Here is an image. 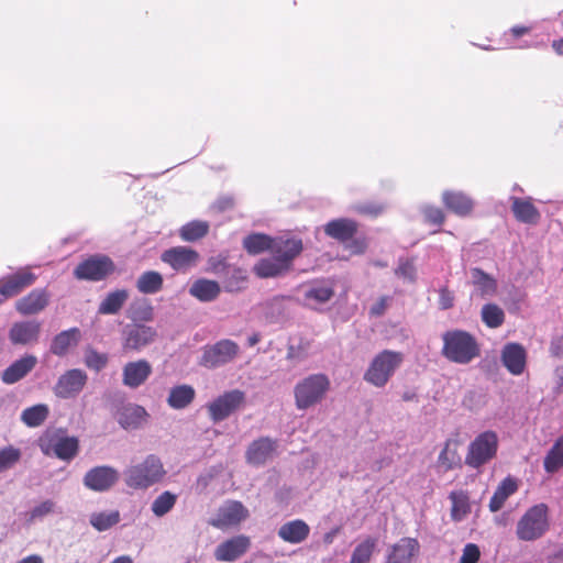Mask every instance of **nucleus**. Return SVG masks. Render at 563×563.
Returning <instances> with one entry per match:
<instances>
[{"label":"nucleus","mask_w":563,"mask_h":563,"mask_svg":"<svg viewBox=\"0 0 563 563\" xmlns=\"http://www.w3.org/2000/svg\"><path fill=\"white\" fill-rule=\"evenodd\" d=\"M442 354L457 364H468L481 354L476 339L463 330H452L443 334Z\"/></svg>","instance_id":"1"},{"label":"nucleus","mask_w":563,"mask_h":563,"mask_svg":"<svg viewBox=\"0 0 563 563\" xmlns=\"http://www.w3.org/2000/svg\"><path fill=\"white\" fill-rule=\"evenodd\" d=\"M166 475L162 460L155 455H147L142 462L131 465L124 471V482L133 489H147L159 483Z\"/></svg>","instance_id":"2"},{"label":"nucleus","mask_w":563,"mask_h":563,"mask_svg":"<svg viewBox=\"0 0 563 563\" xmlns=\"http://www.w3.org/2000/svg\"><path fill=\"white\" fill-rule=\"evenodd\" d=\"M38 446L44 455L69 462L78 454L79 440L65 429H47L38 438Z\"/></svg>","instance_id":"3"},{"label":"nucleus","mask_w":563,"mask_h":563,"mask_svg":"<svg viewBox=\"0 0 563 563\" xmlns=\"http://www.w3.org/2000/svg\"><path fill=\"white\" fill-rule=\"evenodd\" d=\"M404 358L401 352L383 350L371 361L364 373V380L378 388L386 386L401 366Z\"/></svg>","instance_id":"4"},{"label":"nucleus","mask_w":563,"mask_h":563,"mask_svg":"<svg viewBox=\"0 0 563 563\" xmlns=\"http://www.w3.org/2000/svg\"><path fill=\"white\" fill-rule=\"evenodd\" d=\"M269 250L271 252L262 256L253 267L254 274L260 278H273L286 274L302 249Z\"/></svg>","instance_id":"5"},{"label":"nucleus","mask_w":563,"mask_h":563,"mask_svg":"<svg viewBox=\"0 0 563 563\" xmlns=\"http://www.w3.org/2000/svg\"><path fill=\"white\" fill-rule=\"evenodd\" d=\"M499 440L495 431L481 432L470 442L464 462L468 467L479 470L497 456Z\"/></svg>","instance_id":"6"},{"label":"nucleus","mask_w":563,"mask_h":563,"mask_svg":"<svg viewBox=\"0 0 563 563\" xmlns=\"http://www.w3.org/2000/svg\"><path fill=\"white\" fill-rule=\"evenodd\" d=\"M330 388V380L324 374H312L300 380L294 389L298 409H308L319 404Z\"/></svg>","instance_id":"7"},{"label":"nucleus","mask_w":563,"mask_h":563,"mask_svg":"<svg viewBox=\"0 0 563 563\" xmlns=\"http://www.w3.org/2000/svg\"><path fill=\"white\" fill-rule=\"evenodd\" d=\"M548 507L544 504L529 508L519 519L516 534L519 540L534 541L549 530Z\"/></svg>","instance_id":"8"},{"label":"nucleus","mask_w":563,"mask_h":563,"mask_svg":"<svg viewBox=\"0 0 563 563\" xmlns=\"http://www.w3.org/2000/svg\"><path fill=\"white\" fill-rule=\"evenodd\" d=\"M246 404V395L243 390L232 389L224 391L207 405L209 418L214 422L228 419Z\"/></svg>","instance_id":"9"},{"label":"nucleus","mask_w":563,"mask_h":563,"mask_svg":"<svg viewBox=\"0 0 563 563\" xmlns=\"http://www.w3.org/2000/svg\"><path fill=\"white\" fill-rule=\"evenodd\" d=\"M240 347L232 340H220L203 350L200 365L207 368H217L232 362L239 354Z\"/></svg>","instance_id":"10"},{"label":"nucleus","mask_w":563,"mask_h":563,"mask_svg":"<svg viewBox=\"0 0 563 563\" xmlns=\"http://www.w3.org/2000/svg\"><path fill=\"white\" fill-rule=\"evenodd\" d=\"M115 269L114 263L108 256H91L77 265L74 275L77 279L102 280Z\"/></svg>","instance_id":"11"},{"label":"nucleus","mask_w":563,"mask_h":563,"mask_svg":"<svg viewBox=\"0 0 563 563\" xmlns=\"http://www.w3.org/2000/svg\"><path fill=\"white\" fill-rule=\"evenodd\" d=\"M156 330L141 323L128 324L122 331V349L124 352H137L155 341Z\"/></svg>","instance_id":"12"},{"label":"nucleus","mask_w":563,"mask_h":563,"mask_svg":"<svg viewBox=\"0 0 563 563\" xmlns=\"http://www.w3.org/2000/svg\"><path fill=\"white\" fill-rule=\"evenodd\" d=\"M249 516V510L241 501L231 500L221 506L213 518L210 519L209 525L227 530L239 526Z\"/></svg>","instance_id":"13"},{"label":"nucleus","mask_w":563,"mask_h":563,"mask_svg":"<svg viewBox=\"0 0 563 563\" xmlns=\"http://www.w3.org/2000/svg\"><path fill=\"white\" fill-rule=\"evenodd\" d=\"M36 275L29 267L18 269L0 279V295L9 299L20 295L36 282Z\"/></svg>","instance_id":"14"},{"label":"nucleus","mask_w":563,"mask_h":563,"mask_svg":"<svg viewBox=\"0 0 563 563\" xmlns=\"http://www.w3.org/2000/svg\"><path fill=\"white\" fill-rule=\"evenodd\" d=\"M87 374L79 368L66 371L60 375L53 388L56 397L68 399L76 397L87 383Z\"/></svg>","instance_id":"15"},{"label":"nucleus","mask_w":563,"mask_h":563,"mask_svg":"<svg viewBox=\"0 0 563 563\" xmlns=\"http://www.w3.org/2000/svg\"><path fill=\"white\" fill-rule=\"evenodd\" d=\"M303 299L308 303L323 305L335 295V280L333 278H317L303 285Z\"/></svg>","instance_id":"16"},{"label":"nucleus","mask_w":563,"mask_h":563,"mask_svg":"<svg viewBox=\"0 0 563 563\" xmlns=\"http://www.w3.org/2000/svg\"><path fill=\"white\" fill-rule=\"evenodd\" d=\"M277 446L276 440L261 437L250 443L245 452V460L251 465H264L275 456Z\"/></svg>","instance_id":"17"},{"label":"nucleus","mask_w":563,"mask_h":563,"mask_svg":"<svg viewBox=\"0 0 563 563\" xmlns=\"http://www.w3.org/2000/svg\"><path fill=\"white\" fill-rule=\"evenodd\" d=\"M251 547L247 536L239 534L221 542L214 550V559L219 562H234L243 556Z\"/></svg>","instance_id":"18"},{"label":"nucleus","mask_w":563,"mask_h":563,"mask_svg":"<svg viewBox=\"0 0 563 563\" xmlns=\"http://www.w3.org/2000/svg\"><path fill=\"white\" fill-rule=\"evenodd\" d=\"M119 479V473L111 466H96L84 476V485L93 492L109 490Z\"/></svg>","instance_id":"19"},{"label":"nucleus","mask_w":563,"mask_h":563,"mask_svg":"<svg viewBox=\"0 0 563 563\" xmlns=\"http://www.w3.org/2000/svg\"><path fill=\"white\" fill-rule=\"evenodd\" d=\"M41 323L36 320L14 322L9 330V340L13 345H32L38 342Z\"/></svg>","instance_id":"20"},{"label":"nucleus","mask_w":563,"mask_h":563,"mask_svg":"<svg viewBox=\"0 0 563 563\" xmlns=\"http://www.w3.org/2000/svg\"><path fill=\"white\" fill-rule=\"evenodd\" d=\"M152 372V365L147 360L128 362L122 368V383L131 389H136L145 384Z\"/></svg>","instance_id":"21"},{"label":"nucleus","mask_w":563,"mask_h":563,"mask_svg":"<svg viewBox=\"0 0 563 563\" xmlns=\"http://www.w3.org/2000/svg\"><path fill=\"white\" fill-rule=\"evenodd\" d=\"M51 295L45 288H36L15 302V310L21 316H34L42 312L49 303Z\"/></svg>","instance_id":"22"},{"label":"nucleus","mask_w":563,"mask_h":563,"mask_svg":"<svg viewBox=\"0 0 563 563\" xmlns=\"http://www.w3.org/2000/svg\"><path fill=\"white\" fill-rule=\"evenodd\" d=\"M501 362L510 374L521 375L527 365V351L519 343H507L501 350Z\"/></svg>","instance_id":"23"},{"label":"nucleus","mask_w":563,"mask_h":563,"mask_svg":"<svg viewBox=\"0 0 563 563\" xmlns=\"http://www.w3.org/2000/svg\"><path fill=\"white\" fill-rule=\"evenodd\" d=\"M161 258L175 271H187L197 264L199 254L192 249H168Z\"/></svg>","instance_id":"24"},{"label":"nucleus","mask_w":563,"mask_h":563,"mask_svg":"<svg viewBox=\"0 0 563 563\" xmlns=\"http://www.w3.org/2000/svg\"><path fill=\"white\" fill-rule=\"evenodd\" d=\"M419 542L415 538H401L391 547L388 563H413L419 553Z\"/></svg>","instance_id":"25"},{"label":"nucleus","mask_w":563,"mask_h":563,"mask_svg":"<svg viewBox=\"0 0 563 563\" xmlns=\"http://www.w3.org/2000/svg\"><path fill=\"white\" fill-rule=\"evenodd\" d=\"M36 356L31 354L24 355L2 372L1 380L8 385L15 384L24 378L36 366Z\"/></svg>","instance_id":"26"},{"label":"nucleus","mask_w":563,"mask_h":563,"mask_svg":"<svg viewBox=\"0 0 563 563\" xmlns=\"http://www.w3.org/2000/svg\"><path fill=\"white\" fill-rule=\"evenodd\" d=\"M212 267L216 273H221L227 269L225 278L223 280L224 289L228 292H239L246 288L247 286V274L242 268L230 267L224 263H212Z\"/></svg>","instance_id":"27"},{"label":"nucleus","mask_w":563,"mask_h":563,"mask_svg":"<svg viewBox=\"0 0 563 563\" xmlns=\"http://www.w3.org/2000/svg\"><path fill=\"white\" fill-rule=\"evenodd\" d=\"M460 444L461 442L459 439H448L444 442L437 460L438 467L442 472L446 473L454 468L462 467V459L459 453Z\"/></svg>","instance_id":"28"},{"label":"nucleus","mask_w":563,"mask_h":563,"mask_svg":"<svg viewBox=\"0 0 563 563\" xmlns=\"http://www.w3.org/2000/svg\"><path fill=\"white\" fill-rule=\"evenodd\" d=\"M310 533L309 525L302 519H295L285 522L278 529V537L288 543L298 544L303 542Z\"/></svg>","instance_id":"29"},{"label":"nucleus","mask_w":563,"mask_h":563,"mask_svg":"<svg viewBox=\"0 0 563 563\" xmlns=\"http://www.w3.org/2000/svg\"><path fill=\"white\" fill-rule=\"evenodd\" d=\"M81 338L78 328H70L56 334L51 343L49 351L56 356H65L71 347L77 346Z\"/></svg>","instance_id":"30"},{"label":"nucleus","mask_w":563,"mask_h":563,"mask_svg":"<svg viewBox=\"0 0 563 563\" xmlns=\"http://www.w3.org/2000/svg\"><path fill=\"white\" fill-rule=\"evenodd\" d=\"M221 292L218 282L206 278L197 279L189 288V294L202 302L213 301Z\"/></svg>","instance_id":"31"},{"label":"nucleus","mask_w":563,"mask_h":563,"mask_svg":"<svg viewBox=\"0 0 563 563\" xmlns=\"http://www.w3.org/2000/svg\"><path fill=\"white\" fill-rule=\"evenodd\" d=\"M196 397V390L192 386L183 384L170 388L167 397V405L176 410L188 407Z\"/></svg>","instance_id":"32"},{"label":"nucleus","mask_w":563,"mask_h":563,"mask_svg":"<svg viewBox=\"0 0 563 563\" xmlns=\"http://www.w3.org/2000/svg\"><path fill=\"white\" fill-rule=\"evenodd\" d=\"M518 489V484L515 478L512 477H506L504 478L500 484L497 486L494 495L492 496L489 500V510L492 512H497L500 510L506 500L514 495Z\"/></svg>","instance_id":"33"},{"label":"nucleus","mask_w":563,"mask_h":563,"mask_svg":"<svg viewBox=\"0 0 563 563\" xmlns=\"http://www.w3.org/2000/svg\"><path fill=\"white\" fill-rule=\"evenodd\" d=\"M442 201L449 210L459 216H466L473 209L472 199L460 191H444Z\"/></svg>","instance_id":"34"},{"label":"nucleus","mask_w":563,"mask_h":563,"mask_svg":"<svg viewBox=\"0 0 563 563\" xmlns=\"http://www.w3.org/2000/svg\"><path fill=\"white\" fill-rule=\"evenodd\" d=\"M511 210L520 222L537 223L540 219V213L530 198H511Z\"/></svg>","instance_id":"35"},{"label":"nucleus","mask_w":563,"mask_h":563,"mask_svg":"<svg viewBox=\"0 0 563 563\" xmlns=\"http://www.w3.org/2000/svg\"><path fill=\"white\" fill-rule=\"evenodd\" d=\"M146 417L147 412L142 406L128 405L119 412L118 422L124 429H136Z\"/></svg>","instance_id":"36"},{"label":"nucleus","mask_w":563,"mask_h":563,"mask_svg":"<svg viewBox=\"0 0 563 563\" xmlns=\"http://www.w3.org/2000/svg\"><path fill=\"white\" fill-rule=\"evenodd\" d=\"M324 232L339 242H344L355 234L356 224L349 219H336L324 225Z\"/></svg>","instance_id":"37"},{"label":"nucleus","mask_w":563,"mask_h":563,"mask_svg":"<svg viewBox=\"0 0 563 563\" xmlns=\"http://www.w3.org/2000/svg\"><path fill=\"white\" fill-rule=\"evenodd\" d=\"M128 298L129 292L125 289L111 291L100 302L98 312L101 314H115L121 310Z\"/></svg>","instance_id":"38"},{"label":"nucleus","mask_w":563,"mask_h":563,"mask_svg":"<svg viewBox=\"0 0 563 563\" xmlns=\"http://www.w3.org/2000/svg\"><path fill=\"white\" fill-rule=\"evenodd\" d=\"M543 467L548 474H554L563 468V435L559 437L548 451Z\"/></svg>","instance_id":"39"},{"label":"nucleus","mask_w":563,"mask_h":563,"mask_svg":"<svg viewBox=\"0 0 563 563\" xmlns=\"http://www.w3.org/2000/svg\"><path fill=\"white\" fill-rule=\"evenodd\" d=\"M163 276L155 271H147L140 275L136 288L141 294L153 295L163 289Z\"/></svg>","instance_id":"40"},{"label":"nucleus","mask_w":563,"mask_h":563,"mask_svg":"<svg viewBox=\"0 0 563 563\" xmlns=\"http://www.w3.org/2000/svg\"><path fill=\"white\" fill-rule=\"evenodd\" d=\"M449 498L452 503V507H451L452 520L461 521L471 511L470 497H468L467 492H464V490L451 492Z\"/></svg>","instance_id":"41"},{"label":"nucleus","mask_w":563,"mask_h":563,"mask_svg":"<svg viewBox=\"0 0 563 563\" xmlns=\"http://www.w3.org/2000/svg\"><path fill=\"white\" fill-rule=\"evenodd\" d=\"M473 284L477 288L479 296L485 298L487 296H492L497 290V283L495 278L486 274L481 268H473L471 271Z\"/></svg>","instance_id":"42"},{"label":"nucleus","mask_w":563,"mask_h":563,"mask_svg":"<svg viewBox=\"0 0 563 563\" xmlns=\"http://www.w3.org/2000/svg\"><path fill=\"white\" fill-rule=\"evenodd\" d=\"M48 407L44 404H38L29 407L22 411L21 420L31 428L41 426L48 417Z\"/></svg>","instance_id":"43"},{"label":"nucleus","mask_w":563,"mask_h":563,"mask_svg":"<svg viewBox=\"0 0 563 563\" xmlns=\"http://www.w3.org/2000/svg\"><path fill=\"white\" fill-rule=\"evenodd\" d=\"M176 501L177 495L165 490L153 500L151 509L156 517H163L174 508Z\"/></svg>","instance_id":"44"},{"label":"nucleus","mask_w":563,"mask_h":563,"mask_svg":"<svg viewBox=\"0 0 563 563\" xmlns=\"http://www.w3.org/2000/svg\"><path fill=\"white\" fill-rule=\"evenodd\" d=\"M209 231V224L206 221L195 220L180 229V236L186 242H196L205 236Z\"/></svg>","instance_id":"45"},{"label":"nucleus","mask_w":563,"mask_h":563,"mask_svg":"<svg viewBox=\"0 0 563 563\" xmlns=\"http://www.w3.org/2000/svg\"><path fill=\"white\" fill-rule=\"evenodd\" d=\"M376 548V539L367 537L358 543L351 556L350 563H368Z\"/></svg>","instance_id":"46"},{"label":"nucleus","mask_w":563,"mask_h":563,"mask_svg":"<svg viewBox=\"0 0 563 563\" xmlns=\"http://www.w3.org/2000/svg\"><path fill=\"white\" fill-rule=\"evenodd\" d=\"M482 320L488 328H498L505 321L504 310L495 303L484 305L482 308Z\"/></svg>","instance_id":"47"},{"label":"nucleus","mask_w":563,"mask_h":563,"mask_svg":"<svg viewBox=\"0 0 563 563\" xmlns=\"http://www.w3.org/2000/svg\"><path fill=\"white\" fill-rule=\"evenodd\" d=\"M120 521V514L117 510L110 512H95L90 516L91 526L98 531H106Z\"/></svg>","instance_id":"48"},{"label":"nucleus","mask_w":563,"mask_h":563,"mask_svg":"<svg viewBox=\"0 0 563 563\" xmlns=\"http://www.w3.org/2000/svg\"><path fill=\"white\" fill-rule=\"evenodd\" d=\"M108 355L106 353H100L93 347H87L85 351V365L96 372H100L108 364Z\"/></svg>","instance_id":"49"},{"label":"nucleus","mask_w":563,"mask_h":563,"mask_svg":"<svg viewBox=\"0 0 563 563\" xmlns=\"http://www.w3.org/2000/svg\"><path fill=\"white\" fill-rule=\"evenodd\" d=\"M21 459V451L12 445L0 450V473L13 467Z\"/></svg>","instance_id":"50"},{"label":"nucleus","mask_w":563,"mask_h":563,"mask_svg":"<svg viewBox=\"0 0 563 563\" xmlns=\"http://www.w3.org/2000/svg\"><path fill=\"white\" fill-rule=\"evenodd\" d=\"M280 242L275 241L268 235L261 234V233H254L246 236L243 241V246H273L277 245Z\"/></svg>","instance_id":"51"},{"label":"nucleus","mask_w":563,"mask_h":563,"mask_svg":"<svg viewBox=\"0 0 563 563\" xmlns=\"http://www.w3.org/2000/svg\"><path fill=\"white\" fill-rule=\"evenodd\" d=\"M481 558V551L477 544L467 543L464 549L460 563H477Z\"/></svg>","instance_id":"52"},{"label":"nucleus","mask_w":563,"mask_h":563,"mask_svg":"<svg viewBox=\"0 0 563 563\" xmlns=\"http://www.w3.org/2000/svg\"><path fill=\"white\" fill-rule=\"evenodd\" d=\"M55 504L52 500H45L41 503L40 505L35 506L30 511V518L29 521L32 522L36 519L43 518L46 515L53 512Z\"/></svg>","instance_id":"53"},{"label":"nucleus","mask_w":563,"mask_h":563,"mask_svg":"<svg viewBox=\"0 0 563 563\" xmlns=\"http://www.w3.org/2000/svg\"><path fill=\"white\" fill-rule=\"evenodd\" d=\"M454 305V295L448 287H441L439 290V306L442 310H448Z\"/></svg>","instance_id":"54"},{"label":"nucleus","mask_w":563,"mask_h":563,"mask_svg":"<svg viewBox=\"0 0 563 563\" xmlns=\"http://www.w3.org/2000/svg\"><path fill=\"white\" fill-rule=\"evenodd\" d=\"M423 214L427 221L433 224H439L443 221L444 216L440 208L427 206L423 208Z\"/></svg>","instance_id":"55"},{"label":"nucleus","mask_w":563,"mask_h":563,"mask_svg":"<svg viewBox=\"0 0 563 563\" xmlns=\"http://www.w3.org/2000/svg\"><path fill=\"white\" fill-rule=\"evenodd\" d=\"M390 301V297L383 296L380 297L372 307L369 310V314L373 317H380L385 313L386 309L388 308Z\"/></svg>","instance_id":"56"},{"label":"nucleus","mask_w":563,"mask_h":563,"mask_svg":"<svg viewBox=\"0 0 563 563\" xmlns=\"http://www.w3.org/2000/svg\"><path fill=\"white\" fill-rule=\"evenodd\" d=\"M396 274L400 277L409 279L410 282H413L416 276V268L411 262H404L396 269Z\"/></svg>","instance_id":"57"},{"label":"nucleus","mask_w":563,"mask_h":563,"mask_svg":"<svg viewBox=\"0 0 563 563\" xmlns=\"http://www.w3.org/2000/svg\"><path fill=\"white\" fill-rule=\"evenodd\" d=\"M542 563H563V544L549 553Z\"/></svg>","instance_id":"58"},{"label":"nucleus","mask_w":563,"mask_h":563,"mask_svg":"<svg viewBox=\"0 0 563 563\" xmlns=\"http://www.w3.org/2000/svg\"><path fill=\"white\" fill-rule=\"evenodd\" d=\"M550 351L555 357H561L563 355V336L556 338L551 342Z\"/></svg>","instance_id":"59"},{"label":"nucleus","mask_w":563,"mask_h":563,"mask_svg":"<svg viewBox=\"0 0 563 563\" xmlns=\"http://www.w3.org/2000/svg\"><path fill=\"white\" fill-rule=\"evenodd\" d=\"M16 563H44V562L40 555L32 554V555H29V556L18 561Z\"/></svg>","instance_id":"60"},{"label":"nucleus","mask_w":563,"mask_h":563,"mask_svg":"<svg viewBox=\"0 0 563 563\" xmlns=\"http://www.w3.org/2000/svg\"><path fill=\"white\" fill-rule=\"evenodd\" d=\"M339 533V528H334L333 530L327 532L324 536H323V542L325 544H331L335 538V536Z\"/></svg>","instance_id":"61"},{"label":"nucleus","mask_w":563,"mask_h":563,"mask_svg":"<svg viewBox=\"0 0 563 563\" xmlns=\"http://www.w3.org/2000/svg\"><path fill=\"white\" fill-rule=\"evenodd\" d=\"M552 47L559 55H563V40H556L552 43Z\"/></svg>","instance_id":"62"},{"label":"nucleus","mask_w":563,"mask_h":563,"mask_svg":"<svg viewBox=\"0 0 563 563\" xmlns=\"http://www.w3.org/2000/svg\"><path fill=\"white\" fill-rule=\"evenodd\" d=\"M529 29L528 27H525V26H515L511 29V33L515 35V36H520L522 34H526L528 33Z\"/></svg>","instance_id":"63"},{"label":"nucleus","mask_w":563,"mask_h":563,"mask_svg":"<svg viewBox=\"0 0 563 563\" xmlns=\"http://www.w3.org/2000/svg\"><path fill=\"white\" fill-rule=\"evenodd\" d=\"M111 563H133V560L129 555H121L114 559Z\"/></svg>","instance_id":"64"}]
</instances>
